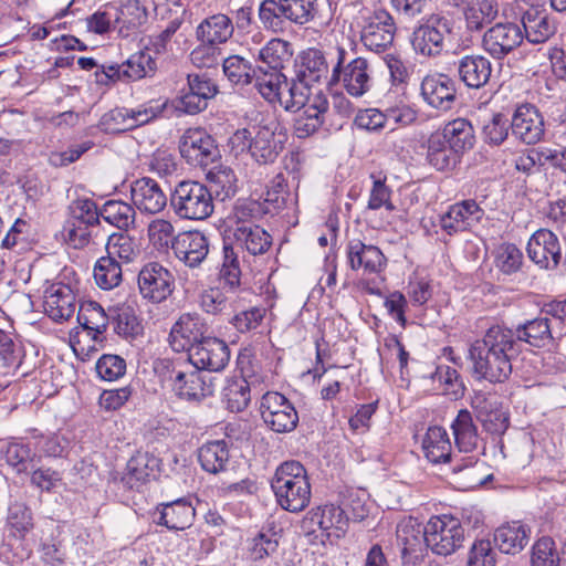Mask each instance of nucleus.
Returning a JSON list of instances; mask_svg holds the SVG:
<instances>
[{
    "mask_svg": "<svg viewBox=\"0 0 566 566\" xmlns=\"http://www.w3.org/2000/svg\"><path fill=\"white\" fill-rule=\"evenodd\" d=\"M514 342L506 338L501 325L489 327L482 338L474 340L469 348L473 373L479 379L502 384L512 374V359L518 356Z\"/></svg>",
    "mask_w": 566,
    "mask_h": 566,
    "instance_id": "obj_1",
    "label": "nucleus"
},
{
    "mask_svg": "<svg viewBox=\"0 0 566 566\" xmlns=\"http://www.w3.org/2000/svg\"><path fill=\"white\" fill-rule=\"evenodd\" d=\"M234 139L243 143L242 148L247 147L258 164L268 165L284 150L289 134L276 117L258 112L251 117L249 127L235 132Z\"/></svg>",
    "mask_w": 566,
    "mask_h": 566,
    "instance_id": "obj_2",
    "label": "nucleus"
},
{
    "mask_svg": "<svg viewBox=\"0 0 566 566\" xmlns=\"http://www.w3.org/2000/svg\"><path fill=\"white\" fill-rule=\"evenodd\" d=\"M277 504L285 511L297 513L311 501V484L305 467L296 460L282 462L270 481Z\"/></svg>",
    "mask_w": 566,
    "mask_h": 566,
    "instance_id": "obj_3",
    "label": "nucleus"
},
{
    "mask_svg": "<svg viewBox=\"0 0 566 566\" xmlns=\"http://www.w3.org/2000/svg\"><path fill=\"white\" fill-rule=\"evenodd\" d=\"M329 65L325 53L316 48H307L301 51L293 60L291 71V102L292 106L303 105L307 101L311 88L315 84L327 82Z\"/></svg>",
    "mask_w": 566,
    "mask_h": 566,
    "instance_id": "obj_4",
    "label": "nucleus"
},
{
    "mask_svg": "<svg viewBox=\"0 0 566 566\" xmlns=\"http://www.w3.org/2000/svg\"><path fill=\"white\" fill-rule=\"evenodd\" d=\"M170 207L180 219L206 220L214 211L213 195L203 182L180 180L170 192Z\"/></svg>",
    "mask_w": 566,
    "mask_h": 566,
    "instance_id": "obj_5",
    "label": "nucleus"
},
{
    "mask_svg": "<svg viewBox=\"0 0 566 566\" xmlns=\"http://www.w3.org/2000/svg\"><path fill=\"white\" fill-rule=\"evenodd\" d=\"M422 450L427 460L433 464H448L457 474L478 464L479 455H463L452 450L449 434L443 427L430 426L422 439Z\"/></svg>",
    "mask_w": 566,
    "mask_h": 566,
    "instance_id": "obj_6",
    "label": "nucleus"
},
{
    "mask_svg": "<svg viewBox=\"0 0 566 566\" xmlns=\"http://www.w3.org/2000/svg\"><path fill=\"white\" fill-rule=\"evenodd\" d=\"M348 55L344 48H337L336 63L332 69L327 88L333 90V87L343 83L344 88L349 95L360 97L370 88V77L367 72L368 62L361 56L349 60Z\"/></svg>",
    "mask_w": 566,
    "mask_h": 566,
    "instance_id": "obj_7",
    "label": "nucleus"
},
{
    "mask_svg": "<svg viewBox=\"0 0 566 566\" xmlns=\"http://www.w3.org/2000/svg\"><path fill=\"white\" fill-rule=\"evenodd\" d=\"M218 93V85L206 73H190L170 101L171 107L178 115H197L207 109L209 101Z\"/></svg>",
    "mask_w": 566,
    "mask_h": 566,
    "instance_id": "obj_8",
    "label": "nucleus"
},
{
    "mask_svg": "<svg viewBox=\"0 0 566 566\" xmlns=\"http://www.w3.org/2000/svg\"><path fill=\"white\" fill-rule=\"evenodd\" d=\"M464 528L461 522L450 515L431 517L423 528V542L432 553L448 556L462 546Z\"/></svg>",
    "mask_w": 566,
    "mask_h": 566,
    "instance_id": "obj_9",
    "label": "nucleus"
},
{
    "mask_svg": "<svg viewBox=\"0 0 566 566\" xmlns=\"http://www.w3.org/2000/svg\"><path fill=\"white\" fill-rule=\"evenodd\" d=\"M70 219L64 224V231L67 232L69 240L75 248H83L90 243L95 226L101 223V208L90 198H77L69 207Z\"/></svg>",
    "mask_w": 566,
    "mask_h": 566,
    "instance_id": "obj_10",
    "label": "nucleus"
},
{
    "mask_svg": "<svg viewBox=\"0 0 566 566\" xmlns=\"http://www.w3.org/2000/svg\"><path fill=\"white\" fill-rule=\"evenodd\" d=\"M452 21L440 14H431L415 28L411 45L415 52L424 57H437L446 48V38L452 32Z\"/></svg>",
    "mask_w": 566,
    "mask_h": 566,
    "instance_id": "obj_11",
    "label": "nucleus"
},
{
    "mask_svg": "<svg viewBox=\"0 0 566 566\" xmlns=\"http://www.w3.org/2000/svg\"><path fill=\"white\" fill-rule=\"evenodd\" d=\"M179 151L192 167L206 168L221 158L219 146L205 128H188L180 138Z\"/></svg>",
    "mask_w": 566,
    "mask_h": 566,
    "instance_id": "obj_12",
    "label": "nucleus"
},
{
    "mask_svg": "<svg viewBox=\"0 0 566 566\" xmlns=\"http://www.w3.org/2000/svg\"><path fill=\"white\" fill-rule=\"evenodd\" d=\"M526 252L530 260L541 270L556 271L566 268L558 237L548 229L536 230L528 239Z\"/></svg>",
    "mask_w": 566,
    "mask_h": 566,
    "instance_id": "obj_13",
    "label": "nucleus"
},
{
    "mask_svg": "<svg viewBox=\"0 0 566 566\" xmlns=\"http://www.w3.org/2000/svg\"><path fill=\"white\" fill-rule=\"evenodd\" d=\"M237 366L240 375L228 377L221 392V401L230 412H242L251 402L249 378L254 376V370L250 356L240 353Z\"/></svg>",
    "mask_w": 566,
    "mask_h": 566,
    "instance_id": "obj_14",
    "label": "nucleus"
},
{
    "mask_svg": "<svg viewBox=\"0 0 566 566\" xmlns=\"http://www.w3.org/2000/svg\"><path fill=\"white\" fill-rule=\"evenodd\" d=\"M396 31V22L390 12L377 8L365 18L360 39L369 50L384 52L392 44Z\"/></svg>",
    "mask_w": 566,
    "mask_h": 566,
    "instance_id": "obj_15",
    "label": "nucleus"
},
{
    "mask_svg": "<svg viewBox=\"0 0 566 566\" xmlns=\"http://www.w3.org/2000/svg\"><path fill=\"white\" fill-rule=\"evenodd\" d=\"M502 332L506 338L514 342V347L518 353L522 352V344H526L533 348H544L554 343V336L548 317L537 316L525 319L522 323L506 327L501 325Z\"/></svg>",
    "mask_w": 566,
    "mask_h": 566,
    "instance_id": "obj_16",
    "label": "nucleus"
},
{
    "mask_svg": "<svg viewBox=\"0 0 566 566\" xmlns=\"http://www.w3.org/2000/svg\"><path fill=\"white\" fill-rule=\"evenodd\" d=\"M420 95L428 106L448 112L458 98V83L446 73L427 74L420 84Z\"/></svg>",
    "mask_w": 566,
    "mask_h": 566,
    "instance_id": "obj_17",
    "label": "nucleus"
},
{
    "mask_svg": "<svg viewBox=\"0 0 566 566\" xmlns=\"http://www.w3.org/2000/svg\"><path fill=\"white\" fill-rule=\"evenodd\" d=\"M138 289L144 298L161 303L174 292L175 276L159 262H149L138 273Z\"/></svg>",
    "mask_w": 566,
    "mask_h": 566,
    "instance_id": "obj_18",
    "label": "nucleus"
},
{
    "mask_svg": "<svg viewBox=\"0 0 566 566\" xmlns=\"http://www.w3.org/2000/svg\"><path fill=\"white\" fill-rule=\"evenodd\" d=\"M471 408L486 432L499 437L506 432L510 415L494 395L476 392L471 399Z\"/></svg>",
    "mask_w": 566,
    "mask_h": 566,
    "instance_id": "obj_19",
    "label": "nucleus"
},
{
    "mask_svg": "<svg viewBox=\"0 0 566 566\" xmlns=\"http://www.w3.org/2000/svg\"><path fill=\"white\" fill-rule=\"evenodd\" d=\"M524 40L520 24L499 22L486 30L482 39V48L495 60H503L515 51Z\"/></svg>",
    "mask_w": 566,
    "mask_h": 566,
    "instance_id": "obj_20",
    "label": "nucleus"
},
{
    "mask_svg": "<svg viewBox=\"0 0 566 566\" xmlns=\"http://www.w3.org/2000/svg\"><path fill=\"white\" fill-rule=\"evenodd\" d=\"M192 500L191 495H187L169 502L158 503L150 513L153 522L175 532L189 528L196 518V507Z\"/></svg>",
    "mask_w": 566,
    "mask_h": 566,
    "instance_id": "obj_21",
    "label": "nucleus"
},
{
    "mask_svg": "<svg viewBox=\"0 0 566 566\" xmlns=\"http://www.w3.org/2000/svg\"><path fill=\"white\" fill-rule=\"evenodd\" d=\"M209 332V326L197 313H184L172 325L169 333V345L175 352H187L202 342Z\"/></svg>",
    "mask_w": 566,
    "mask_h": 566,
    "instance_id": "obj_22",
    "label": "nucleus"
},
{
    "mask_svg": "<svg viewBox=\"0 0 566 566\" xmlns=\"http://www.w3.org/2000/svg\"><path fill=\"white\" fill-rule=\"evenodd\" d=\"M511 126L513 136L525 145H535L544 139V116L534 104L517 105L511 117Z\"/></svg>",
    "mask_w": 566,
    "mask_h": 566,
    "instance_id": "obj_23",
    "label": "nucleus"
},
{
    "mask_svg": "<svg viewBox=\"0 0 566 566\" xmlns=\"http://www.w3.org/2000/svg\"><path fill=\"white\" fill-rule=\"evenodd\" d=\"M188 357L192 367L208 374L217 373L223 370L229 364L230 348L224 340L208 335L190 349Z\"/></svg>",
    "mask_w": 566,
    "mask_h": 566,
    "instance_id": "obj_24",
    "label": "nucleus"
},
{
    "mask_svg": "<svg viewBox=\"0 0 566 566\" xmlns=\"http://www.w3.org/2000/svg\"><path fill=\"white\" fill-rule=\"evenodd\" d=\"M455 76L468 90L486 86L492 75V63L482 54H464L452 63Z\"/></svg>",
    "mask_w": 566,
    "mask_h": 566,
    "instance_id": "obj_25",
    "label": "nucleus"
},
{
    "mask_svg": "<svg viewBox=\"0 0 566 566\" xmlns=\"http://www.w3.org/2000/svg\"><path fill=\"white\" fill-rule=\"evenodd\" d=\"M217 377L197 369L190 365L174 386V394L180 399L188 402H201L208 397H212L217 387Z\"/></svg>",
    "mask_w": 566,
    "mask_h": 566,
    "instance_id": "obj_26",
    "label": "nucleus"
},
{
    "mask_svg": "<svg viewBox=\"0 0 566 566\" xmlns=\"http://www.w3.org/2000/svg\"><path fill=\"white\" fill-rule=\"evenodd\" d=\"M161 467L163 460L159 457L147 451H138L128 460L120 481L126 489L138 491L150 480L158 479Z\"/></svg>",
    "mask_w": 566,
    "mask_h": 566,
    "instance_id": "obj_27",
    "label": "nucleus"
},
{
    "mask_svg": "<svg viewBox=\"0 0 566 566\" xmlns=\"http://www.w3.org/2000/svg\"><path fill=\"white\" fill-rule=\"evenodd\" d=\"M346 259L353 271L363 270L367 274H380L388 264V259L377 245L367 244L359 239L348 241Z\"/></svg>",
    "mask_w": 566,
    "mask_h": 566,
    "instance_id": "obj_28",
    "label": "nucleus"
},
{
    "mask_svg": "<svg viewBox=\"0 0 566 566\" xmlns=\"http://www.w3.org/2000/svg\"><path fill=\"white\" fill-rule=\"evenodd\" d=\"M259 73H286L285 70L293 62V45L291 42L274 38L271 39L255 57Z\"/></svg>",
    "mask_w": 566,
    "mask_h": 566,
    "instance_id": "obj_29",
    "label": "nucleus"
},
{
    "mask_svg": "<svg viewBox=\"0 0 566 566\" xmlns=\"http://www.w3.org/2000/svg\"><path fill=\"white\" fill-rule=\"evenodd\" d=\"M76 306V297L70 285L53 283L44 292L43 308L45 314L56 323L70 319Z\"/></svg>",
    "mask_w": 566,
    "mask_h": 566,
    "instance_id": "obj_30",
    "label": "nucleus"
},
{
    "mask_svg": "<svg viewBox=\"0 0 566 566\" xmlns=\"http://www.w3.org/2000/svg\"><path fill=\"white\" fill-rule=\"evenodd\" d=\"M175 255L189 268L200 265L209 253L208 238L200 231L179 233L171 241Z\"/></svg>",
    "mask_w": 566,
    "mask_h": 566,
    "instance_id": "obj_31",
    "label": "nucleus"
},
{
    "mask_svg": "<svg viewBox=\"0 0 566 566\" xmlns=\"http://www.w3.org/2000/svg\"><path fill=\"white\" fill-rule=\"evenodd\" d=\"M422 147L427 165L438 172H452L461 164L462 157L437 132L429 135Z\"/></svg>",
    "mask_w": 566,
    "mask_h": 566,
    "instance_id": "obj_32",
    "label": "nucleus"
},
{
    "mask_svg": "<svg viewBox=\"0 0 566 566\" xmlns=\"http://www.w3.org/2000/svg\"><path fill=\"white\" fill-rule=\"evenodd\" d=\"M134 206L142 212L155 214L167 205V197L158 182L149 177L135 180L130 187Z\"/></svg>",
    "mask_w": 566,
    "mask_h": 566,
    "instance_id": "obj_33",
    "label": "nucleus"
},
{
    "mask_svg": "<svg viewBox=\"0 0 566 566\" xmlns=\"http://www.w3.org/2000/svg\"><path fill=\"white\" fill-rule=\"evenodd\" d=\"M283 530L274 523L262 526L252 537L247 539V556L253 563L273 558L282 539Z\"/></svg>",
    "mask_w": 566,
    "mask_h": 566,
    "instance_id": "obj_34",
    "label": "nucleus"
},
{
    "mask_svg": "<svg viewBox=\"0 0 566 566\" xmlns=\"http://www.w3.org/2000/svg\"><path fill=\"white\" fill-rule=\"evenodd\" d=\"M2 453L7 464L17 473H28L39 463V453L31 438H11Z\"/></svg>",
    "mask_w": 566,
    "mask_h": 566,
    "instance_id": "obj_35",
    "label": "nucleus"
},
{
    "mask_svg": "<svg viewBox=\"0 0 566 566\" xmlns=\"http://www.w3.org/2000/svg\"><path fill=\"white\" fill-rule=\"evenodd\" d=\"M455 451L463 455H476L479 433L472 413L468 409L459 410L451 423Z\"/></svg>",
    "mask_w": 566,
    "mask_h": 566,
    "instance_id": "obj_36",
    "label": "nucleus"
},
{
    "mask_svg": "<svg viewBox=\"0 0 566 566\" xmlns=\"http://www.w3.org/2000/svg\"><path fill=\"white\" fill-rule=\"evenodd\" d=\"M461 157L475 145V132L471 122L458 117L444 124L436 130Z\"/></svg>",
    "mask_w": 566,
    "mask_h": 566,
    "instance_id": "obj_37",
    "label": "nucleus"
},
{
    "mask_svg": "<svg viewBox=\"0 0 566 566\" xmlns=\"http://www.w3.org/2000/svg\"><path fill=\"white\" fill-rule=\"evenodd\" d=\"M531 528L520 521L506 523L497 527L493 543L501 553L515 555L528 543Z\"/></svg>",
    "mask_w": 566,
    "mask_h": 566,
    "instance_id": "obj_38",
    "label": "nucleus"
},
{
    "mask_svg": "<svg viewBox=\"0 0 566 566\" xmlns=\"http://www.w3.org/2000/svg\"><path fill=\"white\" fill-rule=\"evenodd\" d=\"M524 39L533 44L544 43L557 31L554 19L547 13L536 9L525 11L521 19Z\"/></svg>",
    "mask_w": 566,
    "mask_h": 566,
    "instance_id": "obj_39",
    "label": "nucleus"
},
{
    "mask_svg": "<svg viewBox=\"0 0 566 566\" xmlns=\"http://www.w3.org/2000/svg\"><path fill=\"white\" fill-rule=\"evenodd\" d=\"M198 462L203 471L217 474L228 469L230 442L226 439L208 440L197 451Z\"/></svg>",
    "mask_w": 566,
    "mask_h": 566,
    "instance_id": "obj_40",
    "label": "nucleus"
},
{
    "mask_svg": "<svg viewBox=\"0 0 566 566\" xmlns=\"http://www.w3.org/2000/svg\"><path fill=\"white\" fill-rule=\"evenodd\" d=\"M294 107L303 108L294 119V135L300 139H304L314 135L324 124V115L328 111V102L323 98L313 104L305 105L304 103Z\"/></svg>",
    "mask_w": 566,
    "mask_h": 566,
    "instance_id": "obj_41",
    "label": "nucleus"
},
{
    "mask_svg": "<svg viewBox=\"0 0 566 566\" xmlns=\"http://www.w3.org/2000/svg\"><path fill=\"white\" fill-rule=\"evenodd\" d=\"M81 327L92 335V340L103 343V334L109 324V312L106 313L102 305L95 301H85L80 305L76 317Z\"/></svg>",
    "mask_w": 566,
    "mask_h": 566,
    "instance_id": "obj_42",
    "label": "nucleus"
},
{
    "mask_svg": "<svg viewBox=\"0 0 566 566\" xmlns=\"http://www.w3.org/2000/svg\"><path fill=\"white\" fill-rule=\"evenodd\" d=\"M232 19L218 13L203 19L196 29V38L201 43L220 45L233 34Z\"/></svg>",
    "mask_w": 566,
    "mask_h": 566,
    "instance_id": "obj_43",
    "label": "nucleus"
},
{
    "mask_svg": "<svg viewBox=\"0 0 566 566\" xmlns=\"http://www.w3.org/2000/svg\"><path fill=\"white\" fill-rule=\"evenodd\" d=\"M233 242L242 251L260 255L270 249L272 237L260 226H241L233 230Z\"/></svg>",
    "mask_w": 566,
    "mask_h": 566,
    "instance_id": "obj_44",
    "label": "nucleus"
},
{
    "mask_svg": "<svg viewBox=\"0 0 566 566\" xmlns=\"http://www.w3.org/2000/svg\"><path fill=\"white\" fill-rule=\"evenodd\" d=\"M290 78L291 76L289 73L268 72L266 74H256L253 81H255V86L260 94L268 101L280 98L284 92H286L289 94V99L285 102V108L290 109L293 107L291 102Z\"/></svg>",
    "mask_w": 566,
    "mask_h": 566,
    "instance_id": "obj_45",
    "label": "nucleus"
},
{
    "mask_svg": "<svg viewBox=\"0 0 566 566\" xmlns=\"http://www.w3.org/2000/svg\"><path fill=\"white\" fill-rule=\"evenodd\" d=\"M258 18L262 28L273 33L284 32L290 23L282 0H262L258 8Z\"/></svg>",
    "mask_w": 566,
    "mask_h": 566,
    "instance_id": "obj_46",
    "label": "nucleus"
},
{
    "mask_svg": "<svg viewBox=\"0 0 566 566\" xmlns=\"http://www.w3.org/2000/svg\"><path fill=\"white\" fill-rule=\"evenodd\" d=\"M497 13L496 0H471L464 10L467 29L471 32L480 31L492 23Z\"/></svg>",
    "mask_w": 566,
    "mask_h": 566,
    "instance_id": "obj_47",
    "label": "nucleus"
},
{
    "mask_svg": "<svg viewBox=\"0 0 566 566\" xmlns=\"http://www.w3.org/2000/svg\"><path fill=\"white\" fill-rule=\"evenodd\" d=\"M206 178L210 182L209 189H211L213 198L224 201L235 196L238 179L232 168L222 165L216 166L207 172Z\"/></svg>",
    "mask_w": 566,
    "mask_h": 566,
    "instance_id": "obj_48",
    "label": "nucleus"
},
{
    "mask_svg": "<svg viewBox=\"0 0 566 566\" xmlns=\"http://www.w3.org/2000/svg\"><path fill=\"white\" fill-rule=\"evenodd\" d=\"M101 218L120 231H127L135 226V208L123 200H107L99 211Z\"/></svg>",
    "mask_w": 566,
    "mask_h": 566,
    "instance_id": "obj_49",
    "label": "nucleus"
},
{
    "mask_svg": "<svg viewBox=\"0 0 566 566\" xmlns=\"http://www.w3.org/2000/svg\"><path fill=\"white\" fill-rule=\"evenodd\" d=\"M123 65L125 69L123 74L127 83L153 77L158 69L157 59L150 54L148 48L132 54Z\"/></svg>",
    "mask_w": 566,
    "mask_h": 566,
    "instance_id": "obj_50",
    "label": "nucleus"
},
{
    "mask_svg": "<svg viewBox=\"0 0 566 566\" xmlns=\"http://www.w3.org/2000/svg\"><path fill=\"white\" fill-rule=\"evenodd\" d=\"M6 528L8 534L27 537L34 528V517L30 506L15 501L8 507Z\"/></svg>",
    "mask_w": 566,
    "mask_h": 566,
    "instance_id": "obj_51",
    "label": "nucleus"
},
{
    "mask_svg": "<svg viewBox=\"0 0 566 566\" xmlns=\"http://www.w3.org/2000/svg\"><path fill=\"white\" fill-rule=\"evenodd\" d=\"M24 357V346L14 342L9 332L0 328V363L6 374H15L22 369Z\"/></svg>",
    "mask_w": 566,
    "mask_h": 566,
    "instance_id": "obj_52",
    "label": "nucleus"
},
{
    "mask_svg": "<svg viewBox=\"0 0 566 566\" xmlns=\"http://www.w3.org/2000/svg\"><path fill=\"white\" fill-rule=\"evenodd\" d=\"M108 255L99 258L94 265V280L102 290L109 291L118 286L123 279L122 266L119 262Z\"/></svg>",
    "mask_w": 566,
    "mask_h": 566,
    "instance_id": "obj_53",
    "label": "nucleus"
},
{
    "mask_svg": "<svg viewBox=\"0 0 566 566\" xmlns=\"http://www.w3.org/2000/svg\"><path fill=\"white\" fill-rule=\"evenodd\" d=\"M232 213L235 227H241L254 226V222L261 220L265 214L273 216V210L262 201L252 198H239Z\"/></svg>",
    "mask_w": 566,
    "mask_h": 566,
    "instance_id": "obj_54",
    "label": "nucleus"
},
{
    "mask_svg": "<svg viewBox=\"0 0 566 566\" xmlns=\"http://www.w3.org/2000/svg\"><path fill=\"white\" fill-rule=\"evenodd\" d=\"M222 69L226 77L235 85H249L259 71L256 65L240 55H231L223 60Z\"/></svg>",
    "mask_w": 566,
    "mask_h": 566,
    "instance_id": "obj_55",
    "label": "nucleus"
},
{
    "mask_svg": "<svg viewBox=\"0 0 566 566\" xmlns=\"http://www.w3.org/2000/svg\"><path fill=\"white\" fill-rule=\"evenodd\" d=\"M109 321L117 335L124 338H135L143 332V326L130 306L109 307Z\"/></svg>",
    "mask_w": 566,
    "mask_h": 566,
    "instance_id": "obj_56",
    "label": "nucleus"
},
{
    "mask_svg": "<svg viewBox=\"0 0 566 566\" xmlns=\"http://www.w3.org/2000/svg\"><path fill=\"white\" fill-rule=\"evenodd\" d=\"M531 566H562L559 551L553 537L544 535L534 542Z\"/></svg>",
    "mask_w": 566,
    "mask_h": 566,
    "instance_id": "obj_57",
    "label": "nucleus"
},
{
    "mask_svg": "<svg viewBox=\"0 0 566 566\" xmlns=\"http://www.w3.org/2000/svg\"><path fill=\"white\" fill-rule=\"evenodd\" d=\"M510 130L512 132L511 118L503 113H494L483 125V140L490 146H501L507 139Z\"/></svg>",
    "mask_w": 566,
    "mask_h": 566,
    "instance_id": "obj_58",
    "label": "nucleus"
},
{
    "mask_svg": "<svg viewBox=\"0 0 566 566\" xmlns=\"http://www.w3.org/2000/svg\"><path fill=\"white\" fill-rule=\"evenodd\" d=\"M33 432H36V429H33ZM31 439L34 450L39 453V461L42 457H63L69 444L67 439L57 433H33Z\"/></svg>",
    "mask_w": 566,
    "mask_h": 566,
    "instance_id": "obj_59",
    "label": "nucleus"
},
{
    "mask_svg": "<svg viewBox=\"0 0 566 566\" xmlns=\"http://www.w3.org/2000/svg\"><path fill=\"white\" fill-rule=\"evenodd\" d=\"M523 263V252L514 243H502L497 248L495 254V265L503 274H515L521 270Z\"/></svg>",
    "mask_w": 566,
    "mask_h": 566,
    "instance_id": "obj_60",
    "label": "nucleus"
},
{
    "mask_svg": "<svg viewBox=\"0 0 566 566\" xmlns=\"http://www.w3.org/2000/svg\"><path fill=\"white\" fill-rule=\"evenodd\" d=\"M24 539L25 537L7 534L0 546V560L11 566H18L29 559L31 549L24 544Z\"/></svg>",
    "mask_w": 566,
    "mask_h": 566,
    "instance_id": "obj_61",
    "label": "nucleus"
},
{
    "mask_svg": "<svg viewBox=\"0 0 566 566\" xmlns=\"http://www.w3.org/2000/svg\"><path fill=\"white\" fill-rule=\"evenodd\" d=\"M290 23L304 25L315 20L318 15L317 0H282Z\"/></svg>",
    "mask_w": 566,
    "mask_h": 566,
    "instance_id": "obj_62",
    "label": "nucleus"
},
{
    "mask_svg": "<svg viewBox=\"0 0 566 566\" xmlns=\"http://www.w3.org/2000/svg\"><path fill=\"white\" fill-rule=\"evenodd\" d=\"M101 132L111 135H117L127 130H132L129 123V109L125 107H116L105 113L97 124Z\"/></svg>",
    "mask_w": 566,
    "mask_h": 566,
    "instance_id": "obj_63",
    "label": "nucleus"
},
{
    "mask_svg": "<svg viewBox=\"0 0 566 566\" xmlns=\"http://www.w3.org/2000/svg\"><path fill=\"white\" fill-rule=\"evenodd\" d=\"M429 379L444 385L446 391L452 394L455 399L464 395L465 386L461 379V375L457 369L450 366L437 365L434 370L430 373Z\"/></svg>",
    "mask_w": 566,
    "mask_h": 566,
    "instance_id": "obj_64",
    "label": "nucleus"
}]
</instances>
